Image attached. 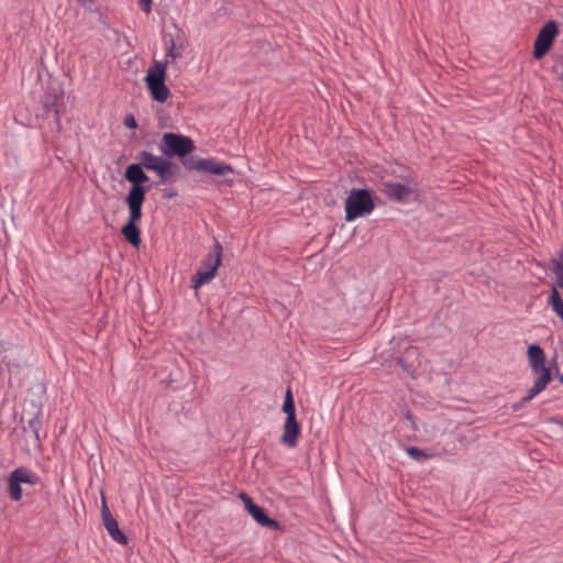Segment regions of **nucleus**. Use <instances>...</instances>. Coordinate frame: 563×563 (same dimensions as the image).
Here are the masks:
<instances>
[{"instance_id": "obj_10", "label": "nucleus", "mask_w": 563, "mask_h": 563, "mask_svg": "<svg viewBox=\"0 0 563 563\" xmlns=\"http://www.w3.org/2000/svg\"><path fill=\"white\" fill-rule=\"evenodd\" d=\"M44 115L49 117L53 113L57 124L60 122V115L65 110V96L60 88H48L42 97Z\"/></svg>"}, {"instance_id": "obj_19", "label": "nucleus", "mask_w": 563, "mask_h": 563, "mask_svg": "<svg viewBox=\"0 0 563 563\" xmlns=\"http://www.w3.org/2000/svg\"><path fill=\"white\" fill-rule=\"evenodd\" d=\"M283 411L286 413V418L296 419V408L290 388L286 390Z\"/></svg>"}, {"instance_id": "obj_26", "label": "nucleus", "mask_w": 563, "mask_h": 563, "mask_svg": "<svg viewBox=\"0 0 563 563\" xmlns=\"http://www.w3.org/2000/svg\"><path fill=\"white\" fill-rule=\"evenodd\" d=\"M124 125L129 129H135L137 126L135 118L130 114L124 118Z\"/></svg>"}, {"instance_id": "obj_12", "label": "nucleus", "mask_w": 563, "mask_h": 563, "mask_svg": "<svg viewBox=\"0 0 563 563\" xmlns=\"http://www.w3.org/2000/svg\"><path fill=\"white\" fill-rule=\"evenodd\" d=\"M558 34V25L554 21L547 22L539 31L533 45V56L537 59L543 57L551 48Z\"/></svg>"}, {"instance_id": "obj_9", "label": "nucleus", "mask_w": 563, "mask_h": 563, "mask_svg": "<svg viewBox=\"0 0 563 563\" xmlns=\"http://www.w3.org/2000/svg\"><path fill=\"white\" fill-rule=\"evenodd\" d=\"M137 158L146 169L156 173L164 183L169 181L173 178L177 168V166L170 161L146 151L140 152Z\"/></svg>"}, {"instance_id": "obj_23", "label": "nucleus", "mask_w": 563, "mask_h": 563, "mask_svg": "<svg viewBox=\"0 0 563 563\" xmlns=\"http://www.w3.org/2000/svg\"><path fill=\"white\" fill-rule=\"evenodd\" d=\"M532 387L528 390L527 395L518 402L511 406L514 411L521 409L527 402L531 401L538 394H531Z\"/></svg>"}, {"instance_id": "obj_24", "label": "nucleus", "mask_w": 563, "mask_h": 563, "mask_svg": "<svg viewBox=\"0 0 563 563\" xmlns=\"http://www.w3.org/2000/svg\"><path fill=\"white\" fill-rule=\"evenodd\" d=\"M101 517H102V522L107 521L108 519L114 518L108 508L107 500L104 497H102V503H101Z\"/></svg>"}, {"instance_id": "obj_3", "label": "nucleus", "mask_w": 563, "mask_h": 563, "mask_svg": "<svg viewBox=\"0 0 563 563\" xmlns=\"http://www.w3.org/2000/svg\"><path fill=\"white\" fill-rule=\"evenodd\" d=\"M375 209L372 194L365 188H354L345 200V221L351 222L360 217L368 216Z\"/></svg>"}, {"instance_id": "obj_13", "label": "nucleus", "mask_w": 563, "mask_h": 563, "mask_svg": "<svg viewBox=\"0 0 563 563\" xmlns=\"http://www.w3.org/2000/svg\"><path fill=\"white\" fill-rule=\"evenodd\" d=\"M240 498L243 500L245 509L258 525L274 530L279 529V522L269 518L265 510L256 505L247 494L241 493Z\"/></svg>"}, {"instance_id": "obj_18", "label": "nucleus", "mask_w": 563, "mask_h": 563, "mask_svg": "<svg viewBox=\"0 0 563 563\" xmlns=\"http://www.w3.org/2000/svg\"><path fill=\"white\" fill-rule=\"evenodd\" d=\"M79 7L90 13L99 15V20L102 19L103 0H76Z\"/></svg>"}, {"instance_id": "obj_22", "label": "nucleus", "mask_w": 563, "mask_h": 563, "mask_svg": "<svg viewBox=\"0 0 563 563\" xmlns=\"http://www.w3.org/2000/svg\"><path fill=\"white\" fill-rule=\"evenodd\" d=\"M402 423L406 428H409L413 433L418 431V424L410 411H406L402 417Z\"/></svg>"}, {"instance_id": "obj_28", "label": "nucleus", "mask_w": 563, "mask_h": 563, "mask_svg": "<svg viewBox=\"0 0 563 563\" xmlns=\"http://www.w3.org/2000/svg\"><path fill=\"white\" fill-rule=\"evenodd\" d=\"M222 183L227 184V185H232L233 184V180H228V179H224Z\"/></svg>"}, {"instance_id": "obj_6", "label": "nucleus", "mask_w": 563, "mask_h": 563, "mask_svg": "<svg viewBox=\"0 0 563 563\" xmlns=\"http://www.w3.org/2000/svg\"><path fill=\"white\" fill-rule=\"evenodd\" d=\"M124 176L130 183H132V187L125 198L126 203L143 205L146 190L142 184L146 183L148 177L143 170L142 163L129 165L125 169Z\"/></svg>"}, {"instance_id": "obj_14", "label": "nucleus", "mask_w": 563, "mask_h": 563, "mask_svg": "<svg viewBox=\"0 0 563 563\" xmlns=\"http://www.w3.org/2000/svg\"><path fill=\"white\" fill-rule=\"evenodd\" d=\"M300 435V424L296 419L286 418L283 427L280 442L289 448H295Z\"/></svg>"}, {"instance_id": "obj_4", "label": "nucleus", "mask_w": 563, "mask_h": 563, "mask_svg": "<svg viewBox=\"0 0 563 563\" xmlns=\"http://www.w3.org/2000/svg\"><path fill=\"white\" fill-rule=\"evenodd\" d=\"M222 246L216 242L212 252L202 261L201 268L197 271L191 279V287L198 290L201 286L209 284L216 276L221 264Z\"/></svg>"}, {"instance_id": "obj_27", "label": "nucleus", "mask_w": 563, "mask_h": 563, "mask_svg": "<svg viewBox=\"0 0 563 563\" xmlns=\"http://www.w3.org/2000/svg\"><path fill=\"white\" fill-rule=\"evenodd\" d=\"M41 422L35 418L29 421V427L33 430L35 438L38 440V428Z\"/></svg>"}, {"instance_id": "obj_8", "label": "nucleus", "mask_w": 563, "mask_h": 563, "mask_svg": "<svg viewBox=\"0 0 563 563\" xmlns=\"http://www.w3.org/2000/svg\"><path fill=\"white\" fill-rule=\"evenodd\" d=\"M38 476L30 468L21 466L14 468L8 477V492L9 496L13 501H20L23 496L21 485L29 484L31 486L36 485Z\"/></svg>"}, {"instance_id": "obj_11", "label": "nucleus", "mask_w": 563, "mask_h": 563, "mask_svg": "<svg viewBox=\"0 0 563 563\" xmlns=\"http://www.w3.org/2000/svg\"><path fill=\"white\" fill-rule=\"evenodd\" d=\"M142 206L143 205L128 203L129 219L121 230L124 239L136 249L140 247L142 242L141 231L136 225L142 217Z\"/></svg>"}, {"instance_id": "obj_29", "label": "nucleus", "mask_w": 563, "mask_h": 563, "mask_svg": "<svg viewBox=\"0 0 563 563\" xmlns=\"http://www.w3.org/2000/svg\"><path fill=\"white\" fill-rule=\"evenodd\" d=\"M175 195H176V192H169V194L167 195V197H174Z\"/></svg>"}, {"instance_id": "obj_30", "label": "nucleus", "mask_w": 563, "mask_h": 563, "mask_svg": "<svg viewBox=\"0 0 563 563\" xmlns=\"http://www.w3.org/2000/svg\"><path fill=\"white\" fill-rule=\"evenodd\" d=\"M560 382L563 384V375L560 377Z\"/></svg>"}, {"instance_id": "obj_15", "label": "nucleus", "mask_w": 563, "mask_h": 563, "mask_svg": "<svg viewBox=\"0 0 563 563\" xmlns=\"http://www.w3.org/2000/svg\"><path fill=\"white\" fill-rule=\"evenodd\" d=\"M384 186V194L386 197L396 202H402L406 201L411 194V189L404 184L400 183H391L387 181L383 184Z\"/></svg>"}, {"instance_id": "obj_16", "label": "nucleus", "mask_w": 563, "mask_h": 563, "mask_svg": "<svg viewBox=\"0 0 563 563\" xmlns=\"http://www.w3.org/2000/svg\"><path fill=\"white\" fill-rule=\"evenodd\" d=\"M103 526L110 536V538L122 545L128 544V538L120 530L118 521L115 518L108 519L107 521H103Z\"/></svg>"}, {"instance_id": "obj_5", "label": "nucleus", "mask_w": 563, "mask_h": 563, "mask_svg": "<svg viewBox=\"0 0 563 563\" xmlns=\"http://www.w3.org/2000/svg\"><path fill=\"white\" fill-rule=\"evenodd\" d=\"M158 150L166 157H184L195 150V143L189 136L166 132L162 136Z\"/></svg>"}, {"instance_id": "obj_2", "label": "nucleus", "mask_w": 563, "mask_h": 563, "mask_svg": "<svg viewBox=\"0 0 563 563\" xmlns=\"http://www.w3.org/2000/svg\"><path fill=\"white\" fill-rule=\"evenodd\" d=\"M529 366L537 376L532 386V395L540 394L551 382V371L547 367V356L543 349L538 344H531L527 351Z\"/></svg>"}, {"instance_id": "obj_21", "label": "nucleus", "mask_w": 563, "mask_h": 563, "mask_svg": "<svg viewBox=\"0 0 563 563\" xmlns=\"http://www.w3.org/2000/svg\"><path fill=\"white\" fill-rule=\"evenodd\" d=\"M406 453L415 461L421 462L423 460H429L434 456L433 453L427 452L418 446H408L406 449Z\"/></svg>"}, {"instance_id": "obj_25", "label": "nucleus", "mask_w": 563, "mask_h": 563, "mask_svg": "<svg viewBox=\"0 0 563 563\" xmlns=\"http://www.w3.org/2000/svg\"><path fill=\"white\" fill-rule=\"evenodd\" d=\"M137 3L143 12L150 13L152 11V0H137Z\"/></svg>"}, {"instance_id": "obj_20", "label": "nucleus", "mask_w": 563, "mask_h": 563, "mask_svg": "<svg viewBox=\"0 0 563 563\" xmlns=\"http://www.w3.org/2000/svg\"><path fill=\"white\" fill-rule=\"evenodd\" d=\"M166 45V54L165 58L168 60V64L172 62H175L176 59L181 57V49L176 47V43L173 37H170L168 41L165 40Z\"/></svg>"}, {"instance_id": "obj_7", "label": "nucleus", "mask_w": 563, "mask_h": 563, "mask_svg": "<svg viewBox=\"0 0 563 563\" xmlns=\"http://www.w3.org/2000/svg\"><path fill=\"white\" fill-rule=\"evenodd\" d=\"M189 170H197L212 176L225 177L234 173L233 167L214 158L190 157L184 162Z\"/></svg>"}, {"instance_id": "obj_1", "label": "nucleus", "mask_w": 563, "mask_h": 563, "mask_svg": "<svg viewBox=\"0 0 563 563\" xmlns=\"http://www.w3.org/2000/svg\"><path fill=\"white\" fill-rule=\"evenodd\" d=\"M167 65V59L154 60L144 77L151 97L159 103L166 102L170 96V91L165 84Z\"/></svg>"}, {"instance_id": "obj_17", "label": "nucleus", "mask_w": 563, "mask_h": 563, "mask_svg": "<svg viewBox=\"0 0 563 563\" xmlns=\"http://www.w3.org/2000/svg\"><path fill=\"white\" fill-rule=\"evenodd\" d=\"M548 305L551 307L552 311L561 319V321H563V298L559 292L558 286H551Z\"/></svg>"}]
</instances>
